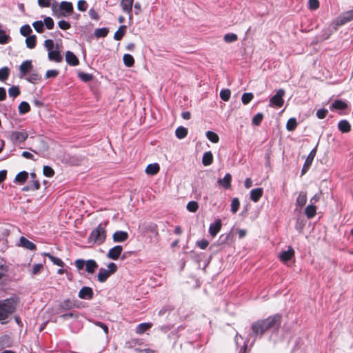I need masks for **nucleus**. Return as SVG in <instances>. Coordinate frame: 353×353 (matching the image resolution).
Here are the masks:
<instances>
[{"instance_id": "obj_1", "label": "nucleus", "mask_w": 353, "mask_h": 353, "mask_svg": "<svg viewBox=\"0 0 353 353\" xmlns=\"http://www.w3.org/2000/svg\"><path fill=\"white\" fill-rule=\"evenodd\" d=\"M282 320V315L277 313L253 322L251 325L253 336L261 338L267 331L271 330L277 332L281 327Z\"/></svg>"}, {"instance_id": "obj_2", "label": "nucleus", "mask_w": 353, "mask_h": 353, "mask_svg": "<svg viewBox=\"0 0 353 353\" xmlns=\"http://www.w3.org/2000/svg\"><path fill=\"white\" fill-rule=\"evenodd\" d=\"M105 227L106 223H101L97 227L94 228L88 236V242L97 245H101L103 243L106 239Z\"/></svg>"}, {"instance_id": "obj_3", "label": "nucleus", "mask_w": 353, "mask_h": 353, "mask_svg": "<svg viewBox=\"0 0 353 353\" xmlns=\"http://www.w3.org/2000/svg\"><path fill=\"white\" fill-rule=\"evenodd\" d=\"M16 310V303L13 299L0 301V321L8 318Z\"/></svg>"}, {"instance_id": "obj_4", "label": "nucleus", "mask_w": 353, "mask_h": 353, "mask_svg": "<svg viewBox=\"0 0 353 353\" xmlns=\"http://www.w3.org/2000/svg\"><path fill=\"white\" fill-rule=\"evenodd\" d=\"M74 265L79 270H83L85 265V270L89 274L94 273L99 266L94 259L84 261L83 259H79L74 261Z\"/></svg>"}, {"instance_id": "obj_5", "label": "nucleus", "mask_w": 353, "mask_h": 353, "mask_svg": "<svg viewBox=\"0 0 353 353\" xmlns=\"http://www.w3.org/2000/svg\"><path fill=\"white\" fill-rule=\"evenodd\" d=\"M316 151H317V146H316L314 148H313L310 151V152L308 154V156L307 157L305 161L303 164V166L302 168L301 175L305 174L309 170V169L313 162V160L316 154Z\"/></svg>"}, {"instance_id": "obj_6", "label": "nucleus", "mask_w": 353, "mask_h": 353, "mask_svg": "<svg viewBox=\"0 0 353 353\" xmlns=\"http://www.w3.org/2000/svg\"><path fill=\"white\" fill-rule=\"evenodd\" d=\"M285 95V90L283 89H279L277 90L276 93L271 97L270 101L272 104L274 105L278 108H281L283 105L284 100L283 99Z\"/></svg>"}, {"instance_id": "obj_7", "label": "nucleus", "mask_w": 353, "mask_h": 353, "mask_svg": "<svg viewBox=\"0 0 353 353\" xmlns=\"http://www.w3.org/2000/svg\"><path fill=\"white\" fill-rule=\"evenodd\" d=\"M353 20V9L342 13L336 21L338 26H343Z\"/></svg>"}, {"instance_id": "obj_8", "label": "nucleus", "mask_w": 353, "mask_h": 353, "mask_svg": "<svg viewBox=\"0 0 353 353\" xmlns=\"http://www.w3.org/2000/svg\"><path fill=\"white\" fill-rule=\"evenodd\" d=\"M28 137L27 132L23 131H14L11 133L10 137L13 141L23 142Z\"/></svg>"}, {"instance_id": "obj_9", "label": "nucleus", "mask_w": 353, "mask_h": 353, "mask_svg": "<svg viewBox=\"0 0 353 353\" xmlns=\"http://www.w3.org/2000/svg\"><path fill=\"white\" fill-rule=\"evenodd\" d=\"M123 251L121 245H115L109 250L107 256L112 260H117Z\"/></svg>"}, {"instance_id": "obj_10", "label": "nucleus", "mask_w": 353, "mask_h": 353, "mask_svg": "<svg viewBox=\"0 0 353 353\" xmlns=\"http://www.w3.org/2000/svg\"><path fill=\"white\" fill-rule=\"evenodd\" d=\"M94 292L90 287L84 286L79 292V297L81 299L90 300L93 298Z\"/></svg>"}, {"instance_id": "obj_11", "label": "nucleus", "mask_w": 353, "mask_h": 353, "mask_svg": "<svg viewBox=\"0 0 353 353\" xmlns=\"http://www.w3.org/2000/svg\"><path fill=\"white\" fill-rule=\"evenodd\" d=\"M129 237V234L125 231H116L112 235L114 242L122 243L125 241Z\"/></svg>"}, {"instance_id": "obj_12", "label": "nucleus", "mask_w": 353, "mask_h": 353, "mask_svg": "<svg viewBox=\"0 0 353 353\" xmlns=\"http://www.w3.org/2000/svg\"><path fill=\"white\" fill-rule=\"evenodd\" d=\"M65 61L71 66H77L79 64V60L77 57L71 51L65 52Z\"/></svg>"}, {"instance_id": "obj_13", "label": "nucleus", "mask_w": 353, "mask_h": 353, "mask_svg": "<svg viewBox=\"0 0 353 353\" xmlns=\"http://www.w3.org/2000/svg\"><path fill=\"white\" fill-rule=\"evenodd\" d=\"M222 227L221 220L218 219L209 228V232L212 237H214L221 230Z\"/></svg>"}, {"instance_id": "obj_14", "label": "nucleus", "mask_w": 353, "mask_h": 353, "mask_svg": "<svg viewBox=\"0 0 353 353\" xmlns=\"http://www.w3.org/2000/svg\"><path fill=\"white\" fill-rule=\"evenodd\" d=\"M294 250L292 247H289L288 250L283 251L280 254L279 259L283 263H286L294 256Z\"/></svg>"}, {"instance_id": "obj_15", "label": "nucleus", "mask_w": 353, "mask_h": 353, "mask_svg": "<svg viewBox=\"0 0 353 353\" xmlns=\"http://www.w3.org/2000/svg\"><path fill=\"white\" fill-rule=\"evenodd\" d=\"M232 181V175L227 173L223 179H219L217 183L222 186L225 190L230 189Z\"/></svg>"}, {"instance_id": "obj_16", "label": "nucleus", "mask_w": 353, "mask_h": 353, "mask_svg": "<svg viewBox=\"0 0 353 353\" xmlns=\"http://www.w3.org/2000/svg\"><path fill=\"white\" fill-rule=\"evenodd\" d=\"M19 241H20L19 245L22 246L23 248H24L27 250H29L31 251H34V250H37L36 245L24 236H21Z\"/></svg>"}, {"instance_id": "obj_17", "label": "nucleus", "mask_w": 353, "mask_h": 353, "mask_svg": "<svg viewBox=\"0 0 353 353\" xmlns=\"http://www.w3.org/2000/svg\"><path fill=\"white\" fill-rule=\"evenodd\" d=\"M134 0H121V6L123 12H126L131 17L132 12Z\"/></svg>"}, {"instance_id": "obj_18", "label": "nucleus", "mask_w": 353, "mask_h": 353, "mask_svg": "<svg viewBox=\"0 0 353 353\" xmlns=\"http://www.w3.org/2000/svg\"><path fill=\"white\" fill-rule=\"evenodd\" d=\"M263 194V188H258L252 189L250 192V199L254 202H258Z\"/></svg>"}, {"instance_id": "obj_19", "label": "nucleus", "mask_w": 353, "mask_h": 353, "mask_svg": "<svg viewBox=\"0 0 353 353\" xmlns=\"http://www.w3.org/2000/svg\"><path fill=\"white\" fill-rule=\"evenodd\" d=\"M348 107V105L345 101L341 100V99H336L334 101V102L332 103L330 106V110H343L347 109Z\"/></svg>"}, {"instance_id": "obj_20", "label": "nucleus", "mask_w": 353, "mask_h": 353, "mask_svg": "<svg viewBox=\"0 0 353 353\" xmlns=\"http://www.w3.org/2000/svg\"><path fill=\"white\" fill-rule=\"evenodd\" d=\"M338 128L342 133H347L351 131L352 127L350 123L344 119L339 122Z\"/></svg>"}, {"instance_id": "obj_21", "label": "nucleus", "mask_w": 353, "mask_h": 353, "mask_svg": "<svg viewBox=\"0 0 353 353\" xmlns=\"http://www.w3.org/2000/svg\"><path fill=\"white\" fill-rule=\"evenodd\" d=\"M32 68V61H23L19 66L20 72L23 76L26 75Z\"/></svg>"}, {"instance_id": "obj_22", "label": "nucleus", "mask_w": 353, "mask_h": 353, "mask_svg": "<svg viewBox=\"0 0 353 353\" xmlns=\"http://www.w3.org/2000/svg\"><path fill=\"white\" fill-rule=\"evenodd\" d=\"M48 59L50 61H55L57 63H60L63 60L62 56L61 55L59 51L57 50H52L48 52Z\"/></svg>"}, {"instance_id": "obj_23", "label": "nucleus", "mask_w": 353, "mask_h": 353, "mask_svg": "<svg viewBox=\"0 0 353 353\" xmlns=\"http://www.w3.org/2000/svg\"><path fill=\"white\" fill-rule=\"evenodd\" d=\"M152 323H142L139 324L135 330L138 334H143L145 331L150 330L152 327Z\"/></svg>"}, {"instance_id": "obj_24", "label": "nucleus", "mask_w": 353, "mask_h": 353, "mask_svg": "<svg viewBox=\"0 0 353 353\" xmlns=\"http://www.w3.org/2000/svg\"><path fill=\"white\" fill-rule=\"evenodd\" d=\"M160 170V167L158 163H151L149 164L145 168L146 174L149 175H155Z\"/></svg>"}, {"instance_id": "obj_25", "label": "nucleus", "mask_w": 353, "mask_h": 353, "mask_svg": "<svg viewBox=\"0 0 353 353\" xmlns=\"http://www.w3.org/2000/svg\"><path fill=\"white\" fill-rule=\"evenodd\" d=\"M60 10L65 11L68 14H70L73 12V6L71 2L62 1L59 5Z\"/></svg>"}, {"instance_id": "obj_26", "label": "nucleus", "mask_w": 353, "mask_h": 353, "mask_svg": "<svg viewBox=\"0 0 353 353\" xmlns=\"http://www.w3.org/2000/svg\"><path fill=\"white\" fill-rule=\"evenodd\" d=\"M110 272H108L107 270L104 268H100L99 270V273L97 275L98 281L100 283H104L106 281L108 278L110 276Z\"/></svg>"}, {"instance_id": "obj_27", "label": "nucleus", "mask_w": 353, "mask_h": 353, "mask_svg": "<svg viewBox=\"0 0 353 353\" xmlns=\"http://www.w3.org/2000/svg\"><path fill=\"white\" fill-rule=\"evenodd\" d=\"M43 256L48 257V259L54 264L59 267H63L65 265L64 262L59 258L54 256L50 253L44 252Z\"/></svg>"}, {"instance_id": "obj_28", "label": "nucleus", "mask_w": 353, "mask_h": 353, "mask_svg": "<svg viewBox=\"0 0 353 353\" xmlns=\"http://www.w3.org/2000/svg\"><path fill=\"white\" fill-rule=\"evenodd\" d=\"M213 162V155L210 151L205 152L202 158V163L205 166L211 165Z\"/></svg>"}, {"instance_id": "obj_29", "label": "nucleus", "mask_w": 353, "mask_h": 353, "mask_svg": "<svg viewBox=\"0 0 353 353\" xmlns=\"http://www.w3.org/2000/svg\"><path fill=\"white\" fill-rule=\"evenodd\" d=\"M127 27L125 25L121 26L118 30L114 34V39L116 41H120L122 39L126 32Z\"/></svg>"}, {"instance_id": "obj_30", "label": "nucleus", "mask_w": 353, "mask_h": 353, "mask_svg": "<svg viewBox=\"0 0 353 353\" xmlns=\"http://www.w3.org/2000/svg\"><path fill=\"white\" fill-rule=\"evenodd\" d=\"M305 214L308 219L313 218L316 214V207L314 205H309L305 208Z\"/></svg>"}, {"instance_id": "obj_31", "label": "nucleus", "mask_w": 353, "mask_h": 353, "mask_svg": "<svg viewBox=\"0 0 353 353\" xmlns=\"http://www.w3.org/2000/svg\"><path fill=\"white\" fill-rule=\"evenodd\" d=\"M307 203V193L301 192L296 199V205L300 208L303 207Z\"/></svg>"}, {"instance_id": "obj_32", "label": "nucleus", "mask_w": 353, "mask_h": 353, "mask_svg": "<svg viewBox=\"0 0 353 353\" xmlns=\"http://www.w3.org/2000/svg\"><path fill=\"white\" fill-rule=\"evenodd\" d=\"M28 178V173L26 171H22L18 173L15 177V182L22 184L26 181Z\"/></svg>"}, {"instance_id": "obj_33", "label": "nucleus", "mask_w": 353, "mask_h": 353, "mask_svg": "<svg viewBox=\"0 0 353 353\" xmlns=\"http://www.w3.org/2000/svg\"><path fill=\"white\" fill-rule=\"evenodd\" d=\"M75 307V303L70 299H66L60 303V307L64 310H68Z\"/></svg>"}, {"instance_id": "obj_34", "label": "nucleus", "mask_w": 353, "mask_h": 353, "mask_svg": "<svg viewBox=\"0 0 353 353\" xmlns=\"http://www.w3.org/2000/svg\"><path fill=\"white\" fill-rule=\"evenodd\" d=\"M26 43L27 48L30 49H33L35 48L37 44V37L35 35H30L27 37L26 39Z\"/></svg>"}, {"instance_id": "obj_35", "label": "nucleus", "mask_w": 353, "mask_h": 353, "mask_svg": "<svg viewBox=\"0 0 353 353\" xmlns=\"http://www.w3.org/2000/svg\"><path fill=\"white\" fill-rule=\"evenodd\" d=\"M175 134L178 139H183L188 134V129L184 127L180 126L176 128L175 131Z\"/></svg>"}, {"instance_id": "obj_36", "label": "nucleus", "mask_w": 353, "mask_h": 353, "mask_svg": "<svg viewBox=\"0 0 353 353\" xmlns=\"http://www.w3.org/2000/svg\"><path fill=\"white\" fill-rule=\"evenodd\" d=\"M30 106L28 102L22 101L19 105V112L20 114H24L30 112Z\"/></svg>"}, {"instance_id": "obj_37", "label": "nucleus", "mask_w": 353, "mask_h": 353, "mask_svg": "<svg viewBox=\"0 0 353 353\" xmlns=\"http://www.w3.org/2000/svg\"><path fill=\"white\" fill-rule=\"evenodd\" d=\"M26 80L32 83L35 84L41 80V77L37 72H32L28 77L26 78Z\"/></svg>"}, {"instance_id": "obj_38", "label": "nucleus", "mask_w": 353, "mask_h": 353, "mask_svg": "<svg viewBox=\"0 0 353 353\" xmlns=\"http://www.w3.org/2000/svg\"><path fill=\"white\" fill-rule=\"evenodd\" d=\"M123 63L127 67H132L134 64V59L130 54H125L123 57Z\"/></svg>"}, {"instance_id": "obj_39", "label": "nucleus", "mask_w": 353, "mask_h": 353, "mask_svg": "<svg viewBox=\"0 0 353 353\" xmlns=\"http://www.w3.org/2000/svg\"><path fill=\"white\" fill-rule=\"evenodd\" d=\"M298 123L295 118H290L286 123V129L288 131H294L297 127Z\"/></svg>"}, {"instance_id": "obj_40", "label": "nucleus", "mask_w": 353, "mask_h": 353, "mask_svg": "<svg viewBox=\"0 0 353 353\" xmlns=\"http://www.w3.org/2000/svg\"><path fill=\"white\" fill-rule=\"evenodd\" d=\"M108 29L106 28H97L94 30V35L96 37H105L108 34Z\"/></svg>"}, {"instance_id": "obj_41", "label": "nucleus", "mask_w": 353, "mask_h": 353, "mask_svg": "<svg viewBox=\"0 0 353 353\" xmlns=\"http://www.w3.org/2000/svg\"><path fill=\"white\" fill-rule=\"evenodd\" d=\"M207 138L212 143H216L219 141V137L218 134L212 131H208L206 132Z\"/></svg>"}, {"instance_id": "obj_42", "label": "nucleus", "mask_w": 353, "mask_h": 353, "mask_svg": "<svg viewBox=\"0 0 353 353\" xmlns=\"http://www.w3.org/2000/svg\"><path fill=\"white\" fill-rule=\"evenodd\" d=\"M10 74V70L8 67H3L0 69V81H6Z\"/></svg>"}, {"instance_id": "obj_43", "label": "nucleus", "mask_w": 353, "mask_h": 353, "mask_svg": "<svg viewBox=\"0 0 353 353\" xmlns=\"http://www.w3.org/2000/svg\"><path fill=\"white\" fill-rule=\"evenodd\" d=\"M254 98V94L251 92L243 93L241 97L242 103L244 105L248 104Z\"/></svg>"}, {"instance_id": "obj_44", "label": "nucleus", "mask_w": 353, "mask_h": 353, "mask_svg": "<svg viewBox=\"0 0 353 353\" xmlns=\"http://www.w3.org/2000/svg\"><path fill=\"white\" fill-rule=\"evenodd\" d=\"M240 201L238 198H234L231 202V212L235 214L239 209Z\"/></svg>"}, {"instance_id": "obj_45", "label": "nucleus", "mask_w": 353, "mask_h": 353, "mask_svg": "<svg viewBox=\"0 0 353 353\" xmlns=\"http://www.w3.org/2000/svg\"><path fill=\"white\" fill-rule=\"evenodd\" d=\"M1 26L0 25V27ZM10 39V36L7 34L4 30L0 29V43L6 44L9 42Z\"/></svg>"}, {"instance_id": "obj_46", "label": "nucleus", "mask_w": 353, "mask_h": 353, "mask_svg": "<svg viewBox=\"0 0 353 353\" xmlns=\"http://www.w3.org/2000/svg\"><path fill=\"white\" fill-rule=\"evenodd\" d=\"M263 113H257L256 115L254 116V117L252 118V123L254 125H259L262 121H263Z\"/></svg>"}, {"instance_id": "obj_47", "label": "nucleus", "mask_w": 353, "mask_h": 353, "mask_svg": "<svg viewBox=\"0 0 353 353\" xmlns=\"http://www.w3.org/2000/svg\"><path fill=\"white\" fill-rule=\"evenodd\" d=\"M231 95V92L229 89H223L220 92V97L224 101H228Z\"/></svg>"}, {"instance_id": "obj_48", "label": "nucleus", "mask_w": 353, "mask_h": 353, "mask_svg": "<svg viewBox=\"0 0 353 353\" xmlns=\"http://www.w3.org/2000/svg\"><path fill=\"white\" fill-rule=\"evenodd\" d=\"M20 90L18 86H12L8 89L9 96L13 98H16L20 94Z\"/></svg>"}, {"instance_id": "obj_49", "label": "nucleus", "mask_w": 353, "mask_h": 353, "mask_svg": "<svg viewBox=\"0 0 353 353\" xmlns=\"http://www.w3.org/2000/svg\"><path fill=\"white\" fill-rule=\"evenodd\" d=\"M78 76L84 82H89L93 79L92 74L85 73L83 72H79Z\"/></svg>"}, {"instance_id": "obj_50", "label": "nucleus", "mask_w": 353, "mask_h": 353, "mask_svg": "<svg viewBox=\"0 0 353 353\" xmlns=\"http://www.w3.org/2000/svg\"><path fill=\"white\" fill-rule=\"evenodd\" d=\"M32 26L35 30L39 33H43L44 32L43 22L41 21H36L32 23Z\"/></svg>"}, {"instance_id": "obj_51", "label": "nucleus", "mask_w": 353, "mask_h": 353, "mask_svg": "<svg viewBox=\"0 0 353 353\" xmlns=\"http://www.w3.org/2000/svg\"><path fill=\"white\" fill-rule=\"evenodd\" d=\"M199 208V204L196 201H190L187 204V210L190 212H196Z\"/></svg>"}, {"instance_id": "obj_52", "label": "nucleus", "mask_w": 353, "mask_h": 353, "mask_svg": "<svg viewBox=\"0 0 353 353\" xmlns=\"http://www.w3.org/2000/svg\"><path fill=\"white\" fill-rule=\"evenodd\" d=\"M238 39V36L234 33H228L224 36V41L226 43L234 42Z\"/></svg>"}, {"instance_id": "obj_53", "label": "nucleus", "mask_w": 353, "mask_h": 353, "mask_svg": "<svg viewBox=\"0 0 353 353\" xmlns=\"http://www.w3.org/2000/svg\"><path fill=\"white\" fill-rule=\"evenodd\" d=\"M32 29L29 25H24L20 28V33L24 37L30 36Z\"/></svg>"}, {"instance_id": "obj_54", "label": "nucleus", "mask_w": 353, "mask_h": 353, "mask_svg": "<svg viewBox=\"0 0 353 353\" xmlns=\"http://www.w3.org/2000/svg\"><path fill=\"white\" fill-rule=\"evenodd\" d=\"M43 174L47 177H52L54 175V170L48 165H44L43 168Z\"/></svg>"}, {"instance_id": "obj_55", "label": "nucleus", "mask_w": 353, "mask_h": 353, "mask_svg": "<svg viewBox=\"0 0 353 353\" xmlns=\"http://www.w3.org/2000/svg\"><path fill=\"white\" fill-rule=\"evenodd\" d=\"M43 24H45L48 30L53 29L54 26L53 19L50 17H47L44 19Z\"/></svg>"}, {"instance_id": "obj_56", "label": "nucleus", "mask_w": 353, "mask_h": 353, "mask_svg": "<svg viewBox=\"0 0 353 353\" xmlns=\"http://www.w3.org/2000/svg\"><path fill=\"white\" fill-rule=\"evenodd\" d=\"M58 26L59 28L63 30H66L70 28L71 25L69 22L65 21V20H61L58 23Z\"/></svg>"}, {"instance_id": "obj_57", "label": "nucleus", "mask_w": 353, "mask_h": 353, "mask_svg": "<svg viewBox=\"0 0 353 353\" xmlns=\"http://www.w3.org/2000/svg\"><path fill=\"white\" fill-rule=\"evenodd\" d=\"M77 8L79 11L85 12L87 10V3L85 0H79L77 2Z\"/></svg>"}, {"instance_id": "obj_58", "label": "nucleus", "mask_w": 353, "mask_h": 353, "mask_svg": "<svg viewBox=\"0 0 353 353\" xmlns=\"http://www.w3.org/2000/svg\"><path fill=\"white\" fill-rule=\"evenodd\" d=\"M308 6L310 10H316L319 7V0H309Z\"/></svg>"}, {"instance_id": "obj_59", "label": "nucleus", "mask_w": 353, "mask_h": 353, "mask_svg": "<svg viewBox=\"0 0 353 353\" xmlns=\"http://www.w3.org/2000/svg\"><path fill=\"white\" fill-rule=\"evenodd\" d=\"M54 46V41L52 39H47L44 41V46L48 52L53 50Z\"/></svg>"}, {"instance_id": "obj_60", "label": "nucleus", "mask_w": 353, "mask_h": 353, "mask_svg": "<svg viewBox=\"0 0 353 353\" xmlns=\"http://www.w3.org/2000/svg\"><path fill=\"white\" fill-rule=\"evenodd\" d=\"M327 110L323 108V109H319L316 111V117L320 119H323L324 118H325V117L327 116Z\"/></svg>"}, {"instance_id": "obj_61", "label": "nucleus", "mask_w": 353, "mask_h": 353, "mask_svg": "<svg viewBox=\"0 0 353 353\" xmlns=\"http://www.w3.org/2000/svg\"><path fill=\"white\" fill-rule=\"evenodd\" d=\"M59 74V71L57 70H49L46 73V78H54L57 77Z\"/></svg>"}, {"instance_id": "obj_62", "label": "nucleus", "mask_w": 353, "mask_h": 353, "mask_svg": "<svg viewBox=\"0 0 353 353\" xmlns=\"http://www.w3.org/2000/svg\"><path fill=\"white\" fill-rule=\"evenodd\" d=\"M42 269H43L42 264H41V263L34 264L33 265L32 273L33 275H36V274H39Z\"/></svg>"}, {"instance_id": "obj_63", "label": "nucleus", "mask_w": 353, "mask_h": 353, "mask_svg": "<svg viewBox=\"0 0 353 353\" xmlns=\"http://www.w3.org/2000/svg\"><path fill=\"white\" fill-rule=\"evenodd\" d=\"M196 245L201 249L205 250L208 246L209 242L206 239H202V240H201L199 241H197L196 242Z\"/></svg>"}, {"instance_id": "obj_64", "label": "nucleus", "mask_w": 353, "mask_h": 353, "mask_svg": "<svg viewBox=\"0 0 353 353\" xmlns=\"http://www.w3.org/2000/svg\"><path fill=\"white\" fill-rule=\"evenodd\" d=\"M29 183H30L32 191L37 190L40 188V183L37 179H34L32 181H30Z\"/></svg>"}]
</instances>
